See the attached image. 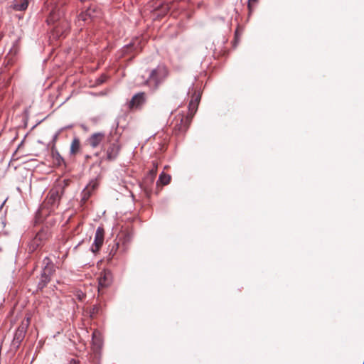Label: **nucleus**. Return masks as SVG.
<instances>
[{"label":"nucleus","instance_id":"f257e3e1","mask_svg":"<svg viewBox=\"0 0 364 364\" xmlns=\"http://www.w3.org/2000/svg\"><path fill=\"white\" fill-rule=\"evenodd\" d=\"M146 77L144 80V85L148 86L151 91L154 92L166 80L169 72L165 65L161 64L154 68L146 70Z\"/></svg>","mask_w":364,"mask_h":364},{"label":"nucleus","instance_id":"f03ea898","mask_svg":"<svg viewBox=\"0 0 364 364\" xmlns=\"http://www.w3.org/2000/svg\"><path fill=\"white\" fill-rule=\"evenodd\" d=\"M119 139L120 136L116 132H111L106 137L102 146V150L105 154V160L112 161L118 157L122 147Z\"/></svg>","mask_w":364,"mask_h":364},{"label":"nucleus","instance_id":"7ed1b4c3","mask_svg":"<svg viewBox=\"0 0 364 364\" xmlns=\"http://www.w3.org/2000/svg\"><path fill=\"white\" fill-rule=\"evenodd\" d=\"M65 188L61 185L53 186L48 192L43 203V207L48 208L50 211L54 210L60 204L61 197L64 194Z\"/></svg>","mask_w":364,"mask_h":364},{"label":"nucleus","instance_id":"20e7f679","mask_svg":"<svg viewBox=\"0 0 364 364\" xmlns=\"http://www.w3.org/2000/svg\"><path fill=\"white\" fill-rule=\"evenodd\" d=\"M191 122V117L183 113L177 114L171 123L173 134L183 135L188 130Z\"/></svg>","mask_w":364,"mask_h":364},{"label":"nucleus","instance_id":"39448f33","mask_svg":"<svg viewBox=\"0 0 364 364\" xmlns=\"http://www.w3.org/2000/svg\"><path fill=\"white\" fill-rule=\"evenodd\" d=\"M100 15V11L97 9L95 6H90L85 11H82L77 17L75 23L78 27L83 26V22L85 23L88 20H93L95 18L99 17Z\"/></svg>","mask_w":364,"mask_h":364},{"label":"nucleus","instance_id":"423d86ee","mask_svg":"<svg viewBox=\"0 0 364 364\" xmlns=\"http://www.w3.org/2000/svg\"><path fill=\"white\" fill-rule=\"evenodd\" d=\"M49 232L47 230H41L29 242L28 250L29 252H34L38 247L43 245V244L48 239Z\"/></svg>","mask_w":364,"mask_h":364},{"label":"nucleus","instance_id":"0eeeda50","mask_svg":"<svg viewBox=\"0 0 364 364\" xmlns=\"http://www.w3.org/2000/svg\"><path fill=\"white\" fill-rule=\"evenodd\" d=\"M147 100L146 94L140 92L135 94L128 103V107L130 109H141Z\"/></svg>","mask_w":364,"mask_h":364},{"label":"nucleus","instance_id":"6e6552de","mask_svg":"<svg viewBox=\"0 0 364 364\" xmlns=\"http://www.w3.org/2000/svg\"><path fill=\"white\" fill-rule=\"evenodd\" d=\"M29 318H28L26 321H23L20 326L16 329L14 339H13V345L18 347L21 344V341L23 340L26 333L27 331V328L29 326Z\"/></svg>","mask_w":364,"mask_h":364},{"label":"nucleus","instance_id":"1a4fd4ad","mask_svg":"<svg viewBox=\"0 0 364 364\" xmlns=\"http://www.w3.org/2000/svg\"><path fill=\"white\" fill-rule=\"evenodd\" d=\"M105 240V229L102 226H99L95 232L94 242L92 245L91 250L93 252H97L100 250L104 243Z\"/></svg>","mask_w":364,"mask_h":364},{"label":"nucleus","instance_id":"9d476101","mask_svg":"<svg viewBox=\"0 0 364 364\" xmlns=\"http://www.w3.org/2000/svg\"><path fill=\"white\" fill-rule=\"evenodd\" d=\"M98 187V182L96 180L91 181L81 193V200L85 203L92 196L93 191Z\"/></svg>","mask_w":364,"mask_h":364},{"label":"nucleus","instance_id":"9b49d317","mask_svg":"<svg viewBox=\"0 0 364 364\" xmlns=\"http://www.w3.org/2000/svg\"><path fill=\"white\" fill-rule=\"evenodd\" d=\"M112 274L109 270L102 271L98 277V283L100 288L107 287L112 283Z\"/></svg>","mask_w":364,"mask_h":364},{"label":"nucleus","instance_id":"f8f14e48","mask_svg":"<svg viewBox=\"0 0 364 364\" xmlns=\"http://www.w3.org/2000/svg\"><path fill=\"white\" fill-rule=\"evenodd\" d=\"M106 141L105 135L103 132L93 133L87 139V142L92 148L97 147L102 141Z\"/></svg>","mask_w":364,"mask_h":364},{"label":"nucleus","instance_id":"ddd939ff","mask_svg":"<svg viewBox=\"0 0 364 364\" xmlns=\"http://www.w3.org/2000/svg\"><path fill=\"white\" fill-rule=\"evenodd\" d=\"M43 267L41 272L52 277L55 272V266L51 259L48 257H46L43 260Z\"/></svg>","mask_w":364,"mask_h":364},{"label":"nucleus","instance_id":"4468645a","mask_svg":"<svg viewBox=\"0 0 364 364\" xmlns=\"http://www.w3.org/2000/svg\"><path fill=\"white\" fill-rule=\"evenodd\" d=\"M51 156L53 164L55 166H61L63 165H65V163L64 159L61 156V155L54 146L51 148Z\"/></svg>","mask_w":364,"mask_h":364},{"label":"nucleus","instance_id":"2eb2a0df","mask_svg":"<svg viewBox=\"0 0 364 364\" xmlns=\"http://www.w3.org/2000/svg\"><path fill=\"white\" fill-rule=\"evenodd\" d=\"M200 100V96H196L194 99H192L188 105V113L186 115H188L192 119L193 114L196 113L198 109V105Z\"/></svg>","mask_w":364,"mask_h":364},{"label":"nucleus","instance_id":"dca6fc26","mask_svg":"<svg viewBox=\"0 0 364 364\" xmlns=\"http://www.w3.org/2000/svg\"><path fill=\"white\" fill-rule=\"evenodd\" d=\"M28 0H16L11 6L15 11H22L28 8Z\"/></svg>","mask_w":364,"mask_h":364},{"label":"nucleus","instance_id":"f3484780","mask_svg":"<svg viewBox=\"0 0 364 364\" xmlns=\"http://www.w3.org/2000/svg\"><path fill=\"white\" fill-rule=\"evenodd\" d=\"M51 276L41 272L39 282L38 283V289L42 290L50 282Z\"/></svg>","mask_w":364,"mask_h":364},{"label":"nucleus","instance_id":"a211bd4d","mask_svg":"<svg viewBox=\"0 0 364 364\" xmlns=\"http://www.w3.org/2000/svg\"><path fill=\"white\" fill-rule=\"evenodd\" d=\"M80 149V141L77 137H75L70 144V153L71 155H76Z\"/></svg>","mask_w":364,"mask_h":364},{"label":"nucleus","instance_id":"6ab92c4d","mask_svg":"<svg viewBox=\"0 0 364 364\" xmlns=\"http://www.w3.org/2000/svg\"><path fill=\"white\" fill-rule=\"evenodd\" d=\"M171 181V176L168 174H166L164 173H161L159 178V181L162 185H167L170 183Z\"/></svg>","mask_w":364,"mask_h":364},{"label":"nucleus","instance_id":"aec40b11","mask_svg":"<svg viewBox=\"0 0 364 364\" xmlns=\"http://www.w3.org/2000/svg\"><path fill=\"white\" fill-rule=\"evenodd\" d=\"M119 242H117V241H114L113 242V245L111 247V249L109 250V259H112L113 258V257L115 255V254L117 253V250L119 248Z\"/></svg>","mask_w":364,"mask_h":364},{"label":"nucleus","instance_id":"412c9836","mask_svg":"<svg viewBox=\"0 0 364 364\" xmlns=\"http://www.w3.org/2000/svg\"><path fill=\"white\" fill-rule=\"evenodd\" d=\"M55 14L54 11L51 12L49 17L47 18V22L48 24L54 23L55 21Z\"/></svg>","mask_w":364,"mask_h":364},{"label":"nucleus","instance_id":"4be33fe9","mask_svg":"<svg viewBox=\"0 0 364 364\" xmlns=\"http://www.w3.org/2000/svg\"><path fill=\"white\" fill-rule=\"evenodd\" d=\"M156 166L149 171L150 183H152L156 174Z\"/></svg>","mask_w":364,"mask_h":364},{"label":"nucleus","instance_id":"5701e85b","mask_svg":"<svg viewBox=\"0 0 364 364\" xmlns=\"http://www.w3.org/2000/svg\"><path fill=\"white\" fill-rule=\"evenodd\" d=\"M257 0H249L248 1V9L250 13L252 12L253 11V4L257 3Z\"/></svg>","mask_w":364,"mask_h":364},{"label":"nucleus","instance_id":"b1692460","mask_svg":"<svg viewBox=\"0 0 364 364\" xmlns=\"http://www.w3.org/2000/svg\"><path fill=\"white\" fill-rule=\"evenodd\" d=\"M107 80V76L105 75H102L100 76V77L97 80L98 83L102 84L105 82Z\"/></svg>","mask_w":364,"mask_h":364},{"label":"nucleus","instance_id":"393cba45","mask_svg":"<svg viewBox=\"0 0 364 364\" xmlns=\"http://www.w3.org/2000/svg\"><path fill=\"white\" fill-rule=\"evenodd\" d=\"M130 240H131V236H130L129 233L124 234V239H123V242H129Z\"/></svg>","mask_w":364,"mask_h":364},{"label":"nucleus","instance_id":"a878e982","mask_svg":"<svg viewBox=\"0 0 364 364\" xmlns=\"http://www.w3.org/2000/svg\"><path fill=\"white\" fill-rule=\"evenodd\" d=\"M68 364H79V362L75 359H71Z\"/></svg>","mask_w":364,"mask_h":364},{"label":"nucleus","instance_id":"bb28decb","mask_svg":"<svg viewBox=\"0 0 364 364\" xmlns=\"http://www.w3.org/2000/svg\"><path fill=\"white\" fill-rule=\"evenodd\" d=\"M58 134H59V133H57V134H55V136L53 137V141H55L57 139V138L58 136Z\"/></svg>","mask_w":364,"mask_h":364}]
</instances>
